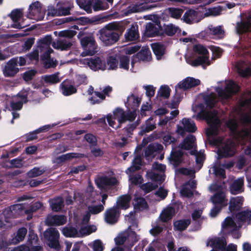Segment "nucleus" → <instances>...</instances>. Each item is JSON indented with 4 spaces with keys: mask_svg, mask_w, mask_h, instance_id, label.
<instances>
[{
    "mask_svg": "<svg viewBox=\"0 0 251 251\" xmlns=\"http://www.w3.org/2000/svg\"><path fill=\"white\" fill-rule=\"evenodd\" d=\"M199 109L200 111L198 113L196 117L198 119H206L210 127L206 130L207 135H215L218 134V128L220 125V121L215 111L208 112L204 109L203 104H199L194 108V110L196 111Z\"/></svg>",
    "mask_w": 251,
    "mask_h": 251,
    "instance_id": "obj_1",
    "label": "nucleus"
},
{
    "mask_svg": "<svg viewBox=\"0 0 251 251\" xmlns=\"http://www.w3.org/2000/svg\"><path fill=\"white\" fill-rule=\"evenodd\" d=\"M120 25L117 23H110L102 28L100 31V38L106 45L113 44L117 42L122 34V31L119 33Z\"/></svg>",
    "mask_w": 251,
    "mask_h": 251,
    "instance_id": "obj_2",
    "label": "nucleus"
},
{
    "mask_svg": "<svg viewBox=\"0 0 251 251\" xmlns=\"http://www.w3.org/2000/svg\"><path fill=\"white\" fill-rule=\"evenodd\" d=\"M213 144L219 145L218 154L220 157L233 156L235 152V143L233 140L224 141L222 138H216L213 140Z\"/></svg>",
    "mask_w": 251,
    "mask_h": 251,
    "instance_id": "obj_3",
    "label": "nucleus"
},
{
    "mask_svg": "<svg viewBox=\"0 0 251 251\" xmlns=\"http://www.w3.org/2000/svg\"><path fill=\"white\" fill-rule=\"evenodd\" d=\"M113 114H108L106 116L107 120L110 126L114 127L115 120L118 121L119 125L117 127L120 126L122 123H125L126 121H133L136 117V114L135 112H130L126 114L123 109L120 108H117L113 112Z\"/></svg>",
    "mask_w": 251,
    "mask_h": 251,
    "instance_id": "obj_4",
    "label": "nucleus"
},
{
    "mask_svg": "<svg viewBox=\"0 0 251 251\" xmlns=\"http://www.w3.org/2000/svg\"><path fill=\"white\" fill-rule=\"evenodd\" d=\"M193 50L199 54L201 55L191 62H189L193 66L199 65L208 66L210 65V61L208 57V51L202 45L200 44L196 45L193 47Z\"/></svg>",
    "mask_w": 251,
    "mask_h": 251,
    "instance_id": "obj_5",
    "label": "nucleus"
},
{
    "mask_svg": "<svg viewBox=\"0 0 251 251\" xmlns=\"http://www.w3.org/2000/svg\"><path fill=\"white\" fill-rule=\"evenodd\" d=\"M152 2H153V0H142L140 2L131 4L127 7L126 14L140 12L156 7L157 6L156 4L148 5Z\"/></svg>",
    "mask_w": 251,
    "mask_h": 251,
    "instance_id": "obj_6",
    "label": "nucleus"
},
{
    "mask_svg": "<svg viewBox=\"0 0 251 251\" xmlns=\"http://www.w3.org/2000/svg\"><path fill=\"white\" fill-rule=\"evenodd\" d=\"M197 127L193 121L189 119L183 118L177 126L176 132L177 134L184 136L186 132H194Z\"/></svg>",
    "mask_w": 251,
    "mask_h": 251,
    "instance_id": "obj_7",
    "label": "nucleus"
},
{
    "mask_svg": "<svg viewBox=\"0 0 251 251\" xmlns=\"http://www.w3.org/2000/svg\"><path fill=\"white\" fill-rule=\"evenodd\" d=\"M45 238L49 241V245L51 247L59 250V233L55 228H50L44 233Z\"/></svg>",
    "mask_w": 251,
    "mask_h": 251,
    "instance_id": "obj_8",
    "label": "nucleus"
},
{
    "mask_svg": "<svg viewBox=\"0 0 251 251\" xmlns=\"http://www.w3.org/2000/svg\"><path fill=\"white\" fill-rule=\"evenodd\" d=\"M239 90V87L234 82L228 81L226 83L225 90L218 89L217 92L218 93L219 98L222 100H227L237 93Z\"/></svg>",
    "mask_w": 251,
    "mask_h": 251,
    "instance_id": "obj_9",
    "label": "nucleus"
},
{
    "mask_svg": "<svg viewBox=\"0 0 251 251\" xmlns=\"http://www.w3.org/2000/svg\"><path fill=\"white\" fill-rule=\"evenodd\" d=\"M52 37L50 35H47L38 41V48L40 49V52H43L41 57L48 58L53 52L52 49L50 47Z\"/></svg>",
    "mask_w": 251,
    "mask_h": 251,
    "instance_id": "obj_10",
    "label": "nucleus"
},
{
    "mask_svg": "<svg viewBox=\"0 0 251 251\" xmlns=\"http://www.w3.org/2000/svg\"><path fill=\"white\" fill-rule=\"evenodd\" d=\"M207 246L219 249L222 251H236V247L233 245H229L226 248V243L224 239L219 238H212L208 241Z\"/></svg>",
    "mask_w": 251,
    "mask_h": 251,
    "instance_id": "obj_11",
    "label": "nucleus"
},
{
    "mask_svg": "<svg viewBox=\"0 0 251 251\" xmlns=\"http://www.w3.org/2000/svg\"><path fill=\"white\" fill-rule=\"evenodd\" d=\"M45 11L42 9L41 3L38 2L32 3L29 7V17L37 21L43 19Z\"/></svg>",
    "mask_w": 251,
    "mask_h": 251,
    "instance_id": "obj_12",
    "label": "nucleus"
},
{
    "mask_svg": "<svg viewBox=\"0 0 251 251\" xmlns=\"http://www.w3.org/2000/svg\"><path fill=\"white\" fill-rule=\"evenodd\" d=\"M27 93L26 91H22L13 97L10 103L11 109L13 111L21 110L23 107V103L27 101Z\"/></svg>",
    "mask_w": 251,
    "mask_h": 251,
    "instance_id": "obj_13",
    "label": "nucleus"
},
{
    "mask_svg": "<svg viewBox=\"0 0 251 251\" xmlns=\"http://www.w3.org/2000/svg\"><path fill=\"white\" fill-rule=\"evenodd\" d=\"M81 44L84 48H88V50L81 53L82 56L93 55L96 52L95 41L92 37H84L81 40Z\"/></svg>",
    "mask_w": 251,
    "mask_h": 251,
    "instance_id": "obj_14",
    "label": "nucleus"
},
{
    "mask_svg": "<svg viewBox=\"0 0 251 251\" xmlns=\"http://www.w3.org/2000/svg\"><path fill=\"white\" fill-rule=\"evenodd\" d=\"M152 169L159 171L161 174H158L155 173L150 172L148 173L149 177L152 180L159 183H162L165 179V176L162 173L165 172L166 166L164 165L155 162L152 165Z\"/></svg>",
    "mask_w": 251,
    "mask_h": 251,
    "instance_id": "obj_15",
    "label": "nucleus"
},
{
    "mask_svg": "<svg viewBox=\"0 0 251 251\" xmlns=\"http://www.w3.org/2000/svg\"><path fill=\"white\" fill-rule=\"evenodd\" d=\"M84 64L87 65L89 67L94 71L98 70H104L106 69V65L103 64L100 57L86 58L83 60Z\"/></svg>",
    "mask_w": 251,
    "mask_h": 251,
    "instance_id": "obj_16",
    "label": "nucleus"
},
{
    "mask_svg": "<svg viewBox=\"0 0 251 251\" xmlns=\"http://www.w3.org/2000/svg\"><path fill=\"white\" fill-rule=\"evenodd\" d=\"M17 66V59L13 58L9 61L3 70L4 75L6 76H14L19 72V69Z\"/></svg>",
    "mask_w": 251,
    "mask_h": 251,
    "instance_id": "obj_17",
    "label": "nucleus"
},
{
    "mask_svg": "<svg viewBox=\"0 0 251 251\" xmlns=\"http://www.w3.org/2000/svg\"><path fill=\"white\" fill-rule=\"evenodd\" d=\"M234 165L232 162H228L222 165L219 162H216L212 167L214 174L221 177L225 178L226 177L225 171L223 168L230 169Z\"/></svg>",
    "mask_w": 251,
    "mask_h": 251,
    "instance_id": "obj_18",
    "label": "nucleus"
},
{
    "mask_svg": "<svg viewBox=\"0 0 251 251\" xmlns=\"http://www.w3.org/2000/svg\"><path fill=\"white\" fill-rule=\"evenodd\" d=\"M67 218L63 215H48L46 219V224L48 226H61L65 224Z\"/></svg>",
    "mask_w": 251,
    "mask_h": 251,
    "instance_id": "obj_19",
    "label": "nucleus"
},
{
    "mask_svg": "<svg viewBox=\"0 0 251 251\" xmlns=\"http://www.w3.org/2000/svg\"><path fill=\"white\" fill-rule=\"evenodd\" d=\"M119 214V210L117 207L109 208L104 213L105 221L109 224H114L117 221Z\"/></svg>",
    "mask_w": 251,
    "mask_h": 251,
    "instance_id": "obj_20",
    "label": "nucleus"
},
{
    "mask_svg": "<svg viewBox=\"0 0 251 251\" xmlns=\"http://www.w3.org/2000/svg\"><path fill=\"white\" fill-rule=\"evenodd\" d=\"M25 208L21 204H16L11 205L5 211L8 218H16L20 215L25 213Z\"/></svg>",
    "mask_w": 251,
    "mask_h": 251,
    "instance_id": "obj_21",
    "label": "nucleus"
},
{
    "mask_svg": "<svg viewBox=\"0 0 251 251\" xmlns=\"http://www.w3.org/2000/svg\"><path fill=\"white\" fill-rule=\"evenodd\" d=\"M104 209L103 204H99L98 205H91L88 207V212L84 216L83 218V223H87L90 218L91 214H98L102 211Z\"/></svg>",
    "mask_w": 251,
    "mask_h": 251,
    "instance_id": "obj_22",
    "label": "nucleus"
},
{
    "mask_svg": "<svg viewBox=\"0 0 251 251\" xmlns=\"http://www.w3.org/2000/svg\"><path fill=\"white\" fill-rule=\"evenodd\" d=\"M60 87L62 94L66 96L73 95L77 92L76 88L72 85L71 82L68 80L63 81Z\"/></svg>",
    "mask_w": 251,
    "mask_h": 251,
    "instance_id": "obj_23",
    "label": "nucleus"
},
{
    "mask_svg": "<svg viewBox=\"0 0 251 251\" xmlns=\"http://www.w3.org/2000/svg\"><path fill=\"white\" fill-rule=\"evenodd\" d=\"M125 38L126 41H135L139 38L138 26L132 25L130 28L128 29L125 34Z\"/></svg>",
    "mask_w": 251,
    "mask_h": 251,
    "instance_id": "obj_24",
    "label": "nucleus"
},
{
    "mask_svg": "<svg viewBox=\"0 0 251 251\" xmlns=\"http://www.w3.org/2000/svg\"><path fill=\"white\" fill-rule=\"evenodd\" d=\"M163 146L159 144L150 145L145 151V156L147 159L153 158L155 155V152H160L163 150Z\"/></svg>",
    "mask_w": 251,
    "mask_h": 251,
    "instance_id": "obj_25",
    "label": "nucleus"
},
{
    "mask_svg": "<svg viewBox=\"0 0 251 251\" xmlns=\"http://www.w3.org/2000/svg\"><path fill=\"white\" fill-rule=\"evenodd\" d=\"M200 84V80L195 79L193 77H188L180 81L178 85L180 88L183 90H186L193 87H195Z\"/></svg>",
    "mask_w": 251,
    "mask_h": 251,
    "instance_id": "obj_26",
    "label": "nucleus"
},
{
    "mask_svg": "<svg viewBox=\"0 0 251 251\" xmlns=\"http://www.w3.org/2000/svg\"><path fill=\"white\" fill-rule=\"evenodd\" d=\"M236 31L239 34L251 31V12L246 21L237 24Z\"/></svg>",
    "mask_w": 251,
    "mask_h": 251,
    "instance_id": "obj_27",
    "label": "nucleus"
},
{
    "mask_svg": "<svg viewBox=\"0 0 251 251\" xmlns=\"http://www.w3.org/2000/svg\"><path fill=\"white\" fill-rule=\"evenodd\" d=\"M199 13L194 10H189L187 11L183 16V21L188 24H192L199 22Z\"/></svg>",
    "mask_w": 251,
    "mask_h": 251,
    "instance_id": "obj_28",
    "label": "nucleus"
},
{
    "mask_svg": "<svg viewBox=\"0 0 251 251\" xmlns=\"http://www.w3.org/2000/svg\"><path fill=\"white\" fill-rule=\"evenodd\" d=\"M72 45V40L69 39H58L52 44L54 49H60L62 50H69Z\"/></svg>",
    "mask_w": 251,
    "mask_h": 251,
    "instance_id": "obj_29",
    "label": "nucleus"
},
{
    "mask_svg": "<svg viewBox=\"0 0 251 251\" xmlns=\"http://www.w3.org/2000/svg\"><path fill=\"white\" fill-rule=\"evenodd\" d=\"M196 181L194 180H190L186 183L181 190V194L185 197H191L193 194V191L196 187Z\"/></svg>",
    "mask_w": 251,
    "mask_h": 251,
    "instance_id": "obj_30",
    "label": "nucleus"
},
{
    "mask_svg": "<svg viewBox=\"0 0 251 251\" xmlns=\"http://www.w3.org/2000/svg\"><path fill=\"white\" fill-rule=\"evenodd\" d=\"M210 200L214 204H220L221 206H226L227 204L225 194L223 192H217L211 197Z\"/></svg>",
    "mask_w": 251,
    "mask_h": 251,
    "instance_id": "obj_31",
    "label": "nucleus"
},
{
    "mask_svg": "<svg viewBox=\"0 0 251 251\" xmlns=\"http://www.w3.org/2000/svg\"><path fill=\"white\" fill-rule=\"evenodd\" d=\"M236 67L238 73L243 77H247L251 74V67L245 62L237 63Z\"/></svg>",
    "mask_w": 251,
    "mask_h": 251,
    "instance_id": "obj_32",
    "label": "nucleus"
},
{
    "mask_svg": "<svg viewBox=\"0 0 251 251\" xmlns=\"http://www.w3.org/2000/svg\"><path fill=\"white\" fill-rule=\"evenodd\" d=\"M244 179L240 177L234 180L230 186V191L232 194H237L243 191Z\"/></svg>",
    "mask_w": 251,
    "mask_h": 251,
    "instance_id": "obj_33",
    "label": "nucleus"
},
{
    "mask_svg": "<svg viewBox=\"0 0 251 251\" xmlns=\"http://www.w3.org/2000/svg\"><path fill=\"white\" fill-rule=\"evenodd\" d=\"M131 197L128 195H123L118 198L117 201V205L115 207H117L118 209L122 208L126 209L129 207L130 201Z\"/></svg>",
    "mask_w": 251,
    "mask_h": 251,
    "instance_id": "obj_34",
    "label": "nucleus"
},
{
    "mask_svg": "<svg viewBox=\"0 0 251 251\" xmlns=\"http://www.w3.org/2000/svg\"><path fill=\"white\" fill-rule=\"evenodd\" d=\"M243 198L237 197L232 198L229 202V209L231 212L239 210L242 206Z\"/></svg>",
    "mask_w": 251,
    "mask_h": 251,
    "instance_id": "obj_35",
    "label": "nucleus"
},
{
    "mask_svg": "<svg viewBox=\"0 0 251 251\" xmlns=\"http://www.w3.org/2000/svg\"><path fill=\"white\" fill-rule=\"evenodd\" d=\"M196 138L194 135H190L185 138L179 147L182 149L189 150L194 146Z\"/></svg>",
    "mask_w": 251,
    "mask_h": 251,
    "instance_id": "obj_36",
    "label": "nucleus"
},
{
    "mask_svg": "<svg viewBox=\"0 0 251 251\" xmlns=\"http://www.w3.org/2000/svg\"><path fill=\"white\" fill-rule=\"evenodd\" d=\"M51 209L55 212L60 211L63 208L64 201L62 198L57 197L49 201Z\"/></svg>",
    "mask_w": 251,
    "mask_h": 251,
    "instance_id": "obj_37",
    "label": "nucleus"
},
{
    "mask_svg": "<svg viewBox=\"0 0 251 251\" xmlns=\"http://www.w3.org/2000/svg\"><path fill=\"white\" fill-rule=\"evenodd\" d=\"M175 214V209L172 207H168L164 209L160 215L161 221L165 222L171 219Z\"/></svg>",
    "mask_w": 251,
    "mask_h": 251,
    "instance_id": "obj_38",
    "label": "nucleus"
},
{
    "mask_svg": "<svg viewBox=\"0 0 251 251\" xmlns=\"http://www.w3.org/2000/svg\"><path fill=\"white\" fill-rule=\"evenodd\" d=\"M84 156V155L81 153L74 152L68 153L58 157L56 158V161L58 162H62L67 160H71L74 158L83 157Z\"/></svg>",
    "mask_w": 251,
    "mask_h": 251,
    "instance_id": "obj_39",
    "label": "nucleus"
},
{
    "mask_svg": "<svg viewBox=\"0 0 251 251\" xmlns=\"http://www.w3.org/2000/svg\"><path fill=\"white\" fill-rule=\"evenodd\" d=\"M70 14L69 8H60L58 9H55L54 8L50 7L48 9V15L52 16H62L67 15Z\"/></svg>",
    "mask_w": 251,
    "mask_h": 251,
    "instance_id": "obj_40",
    "label": "nucleus"
},
{
    "mask_svg": "<svg viewBox=\"0 0 251 251\" xmlns=\"http://www.w3.org/2000/svg\"><path fill=\"white\" fill-rule=\"evenodd\" d=\"M27 233V229L25 227H22L18 229L16 235L12 239V243L17 244L24 240Z\"/></svg>",
    "mask_w": 251,
    "mask_h": 251,
    "instance_id": "obj_41",
    "label": "nucleus"
},
{
    "mask_svg": "<svg viewBox=\"0 0 251 251\" xmlns=\"http://www.w3.org/2000/svg\"><path fill=\"white\" fill-rule=\"evenodd\" d=\"M43 79L46 83L56 84L61 81V78L60 77V73L57 72L52 75H45L43 76Z\"/></svg>",
    "mask_w": 251,
    "mask_h": 251,
    "instance_id": "obj_42",
    "label": "nucleus"
},
{
    "mask_svg": "<svg viewBox=\"0 0 251 251\" xmlns=\"http://www.w3.org/2000/svg\"><path fill=\"white\" fill-rule=\"evenodd\" d=\"M159 26L157 27L153 24L149 23L147 25L145 34L148 37H153L159 34Z\"/></svg>",
    "mask_w": 251,
    "mask_h": 251,
    "instance_id": "obj_43",
    "label": "nucleus"
},
{
    "mask_svg": "<svg viewBox=\"0 0 251 251\" xmlns=\"http://www.w3.org/2000/svg\"><path fill=\"white\" fill-rule=\"evenodd\" d=\"M222 228L223 229L235 230L237 229V226L233 220L228 217L226 218L222 223Z\"/></svg>",
    "mask_w": 251,
    "mask_h": 251,
    "instance_id": "obj_44",
    "label": "nucleus"
},
{
    "mask_svg": "<svg viewBox=\"0 0 251 251\" xmlns=\"http://www.w3.org/2000/svg\"><path fill=\"white\" fill-rule=\"evenodd\" d=\"M182 152L180 151H173L170 156V159L175 166L178 165L182 161Z\"/></svg>",
    "mask_w": 251,
    "mask_h": 251,
    "instance_id": "obj_45",
    "label": "nucleus"
},
{
    "mask_svg": "<svg viewBox=\"0 0 251 251\" xmlns=\"http://www.w3.org/2000/svg\"><path fill=\"white\" fill-rule=\"evenodd\" d=\"M133 205L135 209H143L147 207V203L145 200L141 197H139L137 195L135 196L134 199Z\"/></svg>",
    "mask_w": 251,
    "mask_h": 251,
    "instance_id": "obj_46",
    "label": "nucleus"
},
{
    "mask_svg": "<svg viewBox=\"0 0 251 251\" xmlns=\"http://www.w3.org/2000/svg\"><path fill=\"white\" fill-rule=\"evenodd\" d=\"M140 60L149 61L151 60V53L149 48H143L137 54Z\"/></svg>",
    "mask_w": 251,
    "mask_h": 251,
    "instance_id": "obj_47",
    "label": "nucleus"
},
{
    "mask_svg": "<svg viewBox=\"0 0 251 251\" xmlns=\"http://www.w3.org/2000/svg\"><path fill=\"white\" fill-rule=\"evenodd\" d=\"M152 49L156 55L158 59L161 58V56L164 54V48L163 46L159 43H153L151 44Z\"/></svg>",
    "mask_w": 251,
    "mask_h": 251,
    "instance_id": "obj_48",
    "label": "nucleus"
},
{
    "mask_svg": "<svg viewBox=\"0 0 251 251\" xmlns=\"http://www.w3.org/2000/svg\"><path fill=\"white\" fill-rule=\"evenodd\" d=\"M190 224L189 220H179L174 223V228L176 230L182 231L186 228Z\"/></svg>",
    "mask_w": 251,
    "mask_h": 251,
    "instance_id": "obj_49",
    "label": "nucleus"
},
{
    "mask_svg": "<svg viewBox=\"0 0 251 251\" xmlns=\"http://www.w3.org/2000/svg\"><path fill=\"white\" fill-rule=\"evenodd\" d=\"M45 171V169L42 167H35L28 171L27 175L30 178L35 177L41 176Z\"/></svg>",
    "mask_w": 251,
    "mask_h": 251,
    "instance_id": "obj_50",
    "label": "nucleus"
},
{
    "mask_svg": "<svg viewBox=\"0 0 251 251\" xmlns=\"http://www.w3.org/2000/svg\"><path fill=\"white\" fill-rule=\"evenodd\" d=\"M23 12L21 10L16 9L11 12L10 17L14 24L18 23L23 20Z\"/></svg>",
    "mask_w": 251,
    "mask_h": 251,
    "instance_id": "obj_51",
    "label": "nucleus"
},
{
    "mask_svg": "<svg viewBox=\"0 0 251 251\" xmlns=\"http://www.w3.org/2000/svg\"><path fill=\"white\" fill-rule=\"evenodd\" d=\"M222 8L221 6L214 7L207 9L204 13L205 17L216 16L221 14Z\"/></svg>",
    "mask_w": 251,
    "mask_h": 251,
    "instance_id": "obj_52",
    "label": "nucleus"
},
{
    "mask_svg": "<svg viewBox=\"0 0 251 251\" xmlns=\"http://www.w3.org/2000/svg\"><path fill=\"white\" fill-rule=\"evenodd\" d=\"M236 218L237 220L240 222L249 221L251 219V211H244L238 213Z\"/></svg>",
    "mask_w": 251,
    "mask_h": 251,
    "instance_id": "obj_53",
    "label": "nucleus"
},
{
    "mask_svg": "<svg viewBox=\"0 0 251 251\" xmlns=\"http://www.w3.org/2000/svg\"><path fill=\"white\" fill-rule=\"evenodd\" d=\"M43 206V204L40 202L37 201L30 206L29 207L25 210V214L29 215L32 213L36 212L39 209L41 208Z\"/></svg>",
    "mask_w": 251,
    "mask_h": 251,
    "instance_id": "obj_54",
    "label": "nucleus"
},
{
    "mask_svg": "<svg viewBox=\"0 0 251 251\" xmlns=\"http://www.w3.org/2000/svg\"><path fill=\"white\" fill-rule=\"evenodd\" d=\"M106 63L107 66L106 69L108 70H114L117 68L118 65V61L114 56L108 57L107 58Z\"/></svg>",
    "mask_w": 251,
    "mask_h": 251,
    "instance_id": "obj_55",
    "label": "nucleus"
},
{
    "mask_svg": "<svg viewBox=\"0 0 251 251\" xmlns=\"http://www.w3.org/2000/svg\"><path fill=\"white\" fill-rule=\"evenodd\" d=\"M169 15L173 18L179 19L181 16L183 10L180 8H169L168 9Z\"/></svg>",
    "mask_w": 251,
    "mask_h": 251,
    "instance_id": "obj_56",
    "label": "nucleus"
},
{
    "mask_svg": "<svg viewBox=\"0 0 251 251\" xmlns=\"http://www.w3.org/2000/svg\"><path fill=\"white\" fill-rule=\"evenodd\" d=\"M77 2L79 6L86 12L88 13L91 12L92 0H77Z\"/></svg>",
    "mask_w": 251,
    "mask_h": 251,
    "instance_id": "obj_57",
    "label": "nucleus"
},
{
    "mask_svg": "<svg viewBox=\"0 0 251 251\" xmlns=\"http://www.w3.org/2000/svg\"><path fill=\"white\" fill-rule=\"evenodd\" d=\"M42 58L44 61V67L47 69L55 68L58 63L56 60L50 58V54L48 58L42 57Z\"/></svg>",
    "mask_w": 251,
    "mask_h": 251,
    "instance_id": "obj_58",
    "label": "nucleus"
},
{
    "mask_svg": "<svg viewBox=\"0 0 251 251\" xmlns=\"http://www.w3.org/2000/svg\"><path fill=\"white\" fill-rule=\"evenodd\" d=\"M179 29L178 26H176L173 24L167 25L165 27V32L169 36H172L174 35Z\"/></svg>",
    "mask_w": 251,
    "mask_h": 251,
    "instance_id": "obj_59",
    "label": "nucleus"
},
{
    "mask_svg": "<svg viewBox=\"0 0 251 251\" xmlns=\"http://www.w3.org/2000/svg\"><path fill=\"white\" fill-rule=\"evenodd\" d=\"M63 234L66 237H74L77 232L75 228L72 227H66L62 229Z\"/></svg>",
    "mask_w": 251,
    "mask_h": 251,
    "instance_id": "obj_60",
    "label": "nucleus"
},
{
    "mask_svg": "<svg viewBox=\"0 0 251 251\" xmlns=\"http://www.w3.org/2000/svg\"><path fill=\"white\" fill-rule=\"evenodd\" d=\"M141 158L139 156H136L132 161V165L128 168V170L134 172L139 169L141 165Z\"/></svg>",
    "mask_w": 251,
    "mask_h": 251,
    "instance_id": "obj_61",
    "label": "nucleus"
},
{
    "mask_svg": "<svg viewBox=\"0 0 251 251\" xmlns=\"http://www.w3.org/2000/svg\"><path fill=\"white\" fill-rule=\"evenodd\" d=\"M128 234L127 232H123L119 234V235L115 239V243L117 245H121L124 244L127 238Z\"/></svg>",
    "mask_w": 251,
    "mask_h": 251,
    "instance_id": "obj_62",
    "label": "nucleus"
},
{
    "mask_svg": "<svg viewBox=\"0 0 251 251\" xmlns=\"http://www.w3.org/2000/svg\"><path fill=\"white\" fill-rule=\"evenodd\" d=\"M76 34V32L73 30H65L61 31L58 33V36L60 37H66L70 40Z\"/></svg>",
    "mask_w": 251,
    "mask_h": 251,
    "instance_id": "obj_63",
    "label": "nucleus"
},
{
    "mask_svg": "<svg viewBox=\"0 0 251 251\" xmlns=\"http://www.w3.org/2000/svg\"><path fill=\"white\" fill-rule=\"evenodd\" d=\"M129 58L128 57L122 55L120 57V67L121 68L127 70L129 67Z\"/></svg>",
    "mask_w": 251,
    "mask_h": 251,
    "instance_id": "obj_64",
    "label": "nucleus"
}]
</instances>
